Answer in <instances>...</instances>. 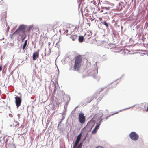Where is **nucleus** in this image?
<instances>
[{"label": "nucleus", "instance_id": "12", "mask_svg": "<svg viewBox=\"0 0 148 148\" xmlns=\"http://www.w3.org/2000/svg\"><path fill=\"white\" fill-rule=\"evenodd\" d=\"M18 34L17 32H15V31L13 34L10 35V37L11 38H13L15 36L16 34Z\"/></svg>", "mask_w": 148, "mask_h": 148}, {"label": "nucleus", "instance_id": "23", "mask_svg": "<svg viewBox=\"0 0 148 148\" xmlns=\"http://www.w3.org/2000/svg\"><path fill=\"white\" fill-rule=\"evenodd\" d=\"M15 123H16V124H15V126H16L17 125V124H18V123L16 122H15Z\"/></svg>", "mask_w": 148, "mask_h": 148}, {"label": "nucleus", "instance_id": "21", "mask_svg": "<svg viewBox=\"0 0 148 148\" xmlns=\"http://www.w3.org/2000/svg\"><path fill=\"white\" fill-rule=\"evenodd\" d=\"M90 121L88 122L87 124V125H88L89 124H90Z\"/></svg>", "mask_w": 148, "mask_h": 148}, {"label": "nucleus", "instance_id": "2", "mask_svg": "<svg viewBox=\"0 0 148 148\" xmlns=\"http://www.w3.org/2000/svg\"><path fill=\"white\" fill-rule=\"evenodd\" d=\"M31 27H27V25L22 24L20 25L18 28L15 31V32H17L19 36H23L26 30L29 32L30 30Z\"/></svg>", "mask_w": 148, "mask_h": 148}, {"label": "nucleus", "instance_id": "14", "mask_svg": "<svg viewBox=\"0 0 148 148\" xmlns=\"http://www.w3.org/2000/svg\"><path fill=\"white\" fill-rule=\"evenodd\" d=\"M119 112H119H116V113H113V114H111L110 115H109L108 116H107V117H106V118H105L106 119H108V118L109 117H110L111 116H112V115H113L114 114H117V113H118Z\"/></svg>", "mask_w": 148, "mask_h": 148}, {"label": "nucleus", "instance_id": "26", "mask_svg": "<svg viewBox=\"0 0 148 148\" xmlns=\"http://www.w3.org/2000/svg\"><path fill=\"white\" fill-rule=\"evenodd\" d=\"M60 103V102H58V103H57V104L58 105H59V104Z\"/></svg>", "mask_w": 148, "mask_h": 148}, {"label": "nucleus", "instance_id": "9", "mask_svg": "<svg viewBox=\"0 0 148 148\" xmlns=\"http://www.w3.org/2000/svg\"><path fill=\"white\" fill-rule=\"evenodd\" d=\"M92 34L90 32H87L85 34V36L87 39H89L91 37Z\"/></svg>", "mask_w": 148, "mask_h": 148}, {"label": "nucleus", "instance_id": "6", "mask_svg": "<svg viewBox=\"0 0 148 148\" xmlns=\"http://www.w3.org/2000/svg\"><path fill=\"white\" fill-rule=\"evenodd\" d=\"M82 136V133H81L77 136L76 140L74 144L73 145V148H74L75 147H77L78 144L79 143L81 139Z\"/></svg>", "mask_w": 148, "mask_h": 148}, {"label": "nucleus", "instance_id": "5", "mask_svg": "<svg viewBox=\"0 0 148 148\" xmlns=\"http://www.w3.org/2000/svg\"><path fill=\"white\" fill-rule=\"evenodd\" d=\"M15 98L16 106L18 108L20 106L21 103V97L16 96Z\"/></svg>", "mask_w": 148, "mask_h": 148}, {"label": "nucleus", "instance_id": "7", "mask_svg": "<svg viewBox=\"0 0 148 148\" xmlns=\"http://www.w3.org/2000/svg\"><path fill=\"white\" fill-rule=\"evenodd\" d=\"M39 50L38 49L37 51L34 52L32 56L33 60H36L38 58L39 56Z\"/></svg>", "mask_w": 148, "mask_h": 148}, {"label": "nucleus", "instance_id": "3", "mask_svg": "<svg viewBox=\"0 0 148 148\" xmlns=\"http://www.w3.org/2000/svg\"><path fill=\"white\" fill-rule=\"evenodd\" d=\"M129 135L130 138L133 140H137L138 138V135L135 132H131Z\"/></svg>", "mask_w": 148, "mask_h": 148}, {"label": "nucleus", "instance_id": "30", "mask_svg": "<svg viewBox=\"0 0 148 148\" xmlns=\"http://www.w3.org/2000/svg\"><path fill=\"white\" fill-rule=\"evenodd\" d=\"M8 141V140H6V142H7V141Z\"/></svg>", "mask_w": 148, "mask_h": 148}, {"label": "nucleus", "instance_id": "27", "mask_svg": "<svg viewBox=\"0 0 148 148\" xmlns=\"http://www.w3.org/2000/svg\"><path fill=\"white\" fill-rule=\"evenodd\" d=\"M79 145H80V146H81V147H82V143H80V144H79Z\"/></svg>", "mask_w": 148, "mask_h": 148}, {"label": "nucleus", "instance_id": "4", "mask_svg": "<svg viewBox=\"0 0 148 148\" xmlns=\"http://www.w3.org/2000/svg\"><path fill=\"white\" fill-rule=\"evenodd\" d=\"M78 119L79 122L81 124H83L85 121V117L84 114L82 113L81 112L79 115Z\"/></svg>", "mask_w": 148, "mask_h": 148}, {"label": "nucleus", "instance_id": "18", "mask_svg": "<svg viewBox=\"0 0 148 148\" xmlns=\"http://www.w3.org/2000/svg\"><path fill=\"white\" fill-rule=\"evenodd\" d=\"M102 8L103 9H106L107 10H108L110 8H109V7H103Z\"/></svg>", "mask_w": 148, "mask_h": 148}, {"label": "nucleus", "instance_id": "8", "mask_svg": "<svg viewBox=\"0 0 148 148\" xmlns=\"http://www.w3.org/2000/svg\"><path fill=\"white\" fill-rule=\"evenodd\" d=\"M100 124H99L96 125L94 130L92 131V133L93 134H95L96 133L97 130L99 129V127Z\"/></svg>", "mask_w": 148, "mask_h": 148}, {"label": "nucleus", "instance_id": "29", "mask_svg": "<svg viewBox=\"0 0 148 148\" xmlns=\"http://www.w3.org/2000/svg\"><path fill=\"white\" fill-rule=\"evenodd\" d=\"M103 12V10H101L100 12Z\"/></svg>", "mask_w": 148, "mask_h": 148}, {"label": "nucleus", "instance_id": "22", "mask_svg": "<svg viewBox=\"0 0 148 148\" xmlns=\"http://www.w3.org/2000/svg\"><path fill=\"white\" fill-rule=\"evenodd\" d=\"M50 26H51V25L49 24L47 25V27H48V28H49L50 27Z\"/></svg>", "mask_w": 148, "mask_h": 148}, {"label": "nucleus", "instance_id": "13", "mask_svg": "<svg viewBox=\"0 0 148 148\" xmlns=\"http://www.w3.org/2000/svg\"><path fill=\"white\" fill-rule=\"evenodd\" d=\"M27 40H26L25 42L24 43V44L23 46L22 47L23 50H24L25 49L26 47L27 46Z\"/></svg>", "mask_w": 148, "mask_h": 148}, {"label": "nucleus", "instance_id": "25", "mask_svg": "<svg viewBox=\"0 0 148 148\" xmlns=\"http://www.w3.org/2000/svg\"><path fill=\"white\" fill-rule=\"evenodd\" d=\"M146 111L147 112H148V107L147 108L146 110Z\"/></svg>", "mask_w": 148, "mask_h": 148}, {"label": "nucleus", "instance_id": "28", "mask_svg": "<svg viewBox=\"0 0 148 148\" xmlns=\"http://www.w3.org/2000/svg\"><path fill=\"white\" fill-rule=\"evenodd\" d=\"M93 99H91V100L89 102H90L91 101H92V100Z\"/></svg>", "mask_w": 148, "mask_h": 148}, {"label": "nucleus", "instance_id": "15", "mask_svg": "<svg viewBox=\"0 0 148 148\" xmlns=\"http://www.w3.org/2000/svg\"><path fill=\"white\" fill-rule=\"evenodd\" d=\"M21 38L22 39V40H24V39H25L26 37V36L25 34V33H24V34L23 35V36H20Z\"/></svg>", "mask_w": 148, "mask_h": 148}, {"label": "nucleus", "instance_id": "10", "mask_svg": "<svg viewBox=\"0 0 148 148\" xmlns=\"http://www.w3.org/2000/svg\"><path fill=\"white\" fill-rule=\"evenodd\" d=\"M70 38L73 41L75 40L77 38V35H71L70 36Z\"/></svg>", "mask_w": 148, "mask_h": 148}, {"label": "nucleus", "instance_id": "19", "mask_svg": "<svg viewBox=\"0 0 148 148\" xmlns=\"http://www.w3.org/2000/svg\"><path fill=\"white\" fill-rule=\"evenodd\" d=\"M2 70V66H1L0 65V71H1Z\"/></svg>", "mask_w": 148, "mask_h": 148}, {"label": "nucleus", "instance_id": "16", "mask_svg": "<svg viewBox=\"0 0 148 148\" xmlns=\"http://www.w3.org/2000/svg\"><path fill=\"white\" fill-rule=\"evenodd\" d=\"M103 24L106 26V27H108V24L106 21H103Z\"/></svg>", "mask_w": 148, "mask_h": 148}, {"label": "nucleus", "instance_id": "11", "mask_svg": "<svg viewBox=\"0 0 148 148\" xmlns=\"http://www.w3.org/2000/svg\"><path fill=\"white\" fill-rule=\"evenodd\" d=\"M84 37L83 36H80L79 38V41L80 42H82L84 40Z\"/></svg>", "mask_w": 148, "mask_h": 148}, {"label": "nucleus", "instance_id": "17", "mask_svg": "<svg viewBox=\"0 0 148 148\" xmlns=\"http://www.w3.org/2000/svg\"><path fill=\"white\" fill-rule=\"evenodd\" d=\"M58 23H56L55 25L53 26V29L54 28H56V27H57V26H58Z\"/></svg>", "mask_w": 148, "mask_h": 148}, {"label": "nucleus", "instance_id": "20", "mask_svg": "<svg viewBox=\"0 0 148 148\" xmlns=\"http://www.w3.org/2000/svg\"><path fill=\"white\" fill-rule=\"evenodd\" d=\"M77 148H81V146L80 145H78L77 146Z\"/></svg>", "mask_w": 148, "mask_h": 148}, {"label": "nucleus", "instance_id": "1", "mask_svg": "<svg viewBox=\"0 0 148 148\" xmlns=\"http://www.w3.org/2000/svg\"><path fill=\"white\" fill-rule=\"evenodd\" d=\"M82 58L81 55H79L75 58L73 70L74 71H79L81 65Z\"/></svg>", "mask_w": 148, "mask_h": 148}, {"label": "nucleus", "instance_id": "24", "mask_svg": "<svg viewBox=\"0 0 148 148\" xmlns=\"http://www.w3.org/2000/svg\"><path fill=\"white\" fill-rule=\"evenodd\" d=\"M99 19L100 20H102V17H99Z\"/></svg>", "mask_w": 148, "mask_h": 148}]
</instances>
